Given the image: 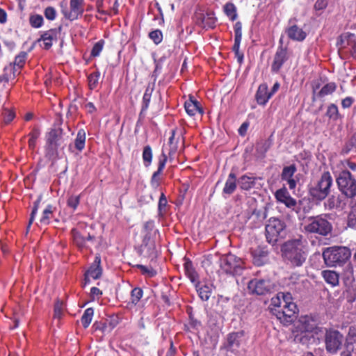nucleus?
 Instances as JSON below:
<instances>
[{
    "instance_id": "obj_1",
    "label": "nucleus",
    "mask_w": 356,
    "mask_h": 356,
    "mask_svg": "<svg viewBox=\"0 0 356 356\" xmlns=\"http://www.w3.org/2000/svg\"><path fill=\"white\" fill-rule=\"evenodd\" d=\"M286 263L291 267H300L305 262L307 254L301 238L286 241L281 248Z\"/></svg>"
},
{
    "instance_id": "obj_2",
    "label": "nucleus",
    "mask_w": 356,
    "mask_h": 356,
    "mask_svg": "<svg viewBox=\"0 0 356 356\" xmlns=\"http://www.w3.org/2000/svg\"><path fill=\"white\" fill-rule=\"evenodd\" d=\"M304 231L307 234L327 236L332 233V225L327 219V215L321 214L309 217L304 225Z\"/></svg>"
},
{
    "instance_id": "obj_3",
    "label": "nucleus",
    "mask_w": 356,
    "mask_h": 356,
    "mask_svg": "<svg viewBox=\"0 0 356 356\" xmlns=\"http://www.w3.org/2000/svg\"><path fill=\"white\" fill-rule=\"evenodd\" d=\"M350 257V250L345 246H332L327 248L323 252L325 264L331 267L343 266L349 261Z\"/></svg>"
},
{
    "instance_id": "obj_4",
    "label": "nucleus",
    "mask_w": 356,
    "mask_h": 356,
    "mask_svg": "<svg viewBox=\"0 0 356 356\" xmlns=\"http://www.w3.org/2000/svg\"><path fill=\"white\" fill-rule=\"evenodd\" d=\"M317 327L316 321L310 316H302L296 325L297 332L294 340L303 345H308L314 341V330Z\"/></svg>"
},
{
    "instance_id": "obj_5",
    "label": "nucleus",
    "mask_w": 356,
    "mask_h": 356,
    "mask_svg": "<svg viewBox=\"0 0 356 356\" xmlns=\"http://www.w3.org/2000/svg\"><path fill=\"white\" fill-rule=\"evenodd\" d=\"M66 138L63 130L60 127L51 129L46 135V152L50 157H56L59 149L65 146Z\"/></svg>"
},
{
    "instance_id": "obj_6",
    "label": "nucleus",
    "mask_w": 356,
    "mask_h": 356,
    "mask_svg": "<svg viewBox=\"0 0 356 356\" xmlns=\"http://www.w3.org/2000/svg\"><path fill=\"white\" fill-rule=\"evenodd\" d=\"M244 268L243 260L233 254L224 255L220 259V270L227 275H241Z\"/></svg>"
},
{
    "instance_id": "obj_7",
    "label": "nucleus",
    "mask_w": 356,
    "mask_h": 356,
    "mask_svg": "<svg viewBox=\"0 0 356 356\" xmlns=\"http://www.w3.org/2000/svg\"><path fill=\"white\" fill-rule=\"evenodd\" d=\"M332 185V178L329 172L322 174L320 179L309 190L310 195L314 199L323 200L329 195Z\"/></svg>"
},
{
    "instance_id": "obj_8",
    "label": "nucleus",
    "mask_w": 356,
    "mask_h": 356,
    "mask_svg": "<svg viewBox=\"0 0 356 356\" xmlns=\"http://www.w3.org/2000/svg\"><path fill=\"white\" fill-rule=\"evenodd\" d=\"M345 339L343 335L338 330L330 329L325 334V345L326 351L335 355L339 350H344Z\"/></svg>"
},
{
    "instance_id": "obj_9",
    "label": "nucleus",
    "mask_w": 356,
    "mask_h": 356,
    "mask_svg": "<svg viewBox=\"0 0 356 356\" xmlns=\"http://www.w3.org/2000/svg\"><path fill=\"white\" fill-rule=\"evenodd\" d=\"M286 225L284 222L277 218H270L266 225V236L268 243L274 244L278 238L285 235Z\"/></svg>"
},
{
    "instance_id": "obj_10",
    "label": "nucleus",
    "mask_w": 356,
    "mask_h": 356,
    "mask_svg": "<svg viewBox=\"0 0 356 356\" xmlns=\"http://www.w3.org/2000/svg\"><path fill=\"white\" fill-rule=\"evenodd\" d=\"M339 191L347 197L353 198L356 195V180L348 170L341 171L337 178Z\"/></svg>"
},
{
    "instance_id": "obj_11",
    "label": "nucleus",
    "mask_w": 356,
    "mask_h": 356,
    "mask_svg": "<svg viewBox=\"0 0 356 356\" xmlns=\"http://www.w3.org/2000/svg\"><path fill=\"white\" fill-rule=\"evenodd\" d=\"M243 337V331L232 332L227 334L226 340L222 347V349L226 351L227 356H232L229 354L237 355Z\"/></svg>"
},
{
    "instance_id": "obj_12",
    "label": "nucleus",
    "mask_w": 356,
    "mask_h": 356,
    "mask_svg": "<svg viewBox=\"0 0 356 356\" xmlns=\"http://www.w3.org/2000/svg\"><path fill=\"white\" fill-rule=\"evenodd\" d=\"M273 284L268 279H253L248 284V289L250 293L259 296L270 293L273 289Z\"/></svg>"
},
{
    "instance_id": "obj_13",
    "label": "nucleus",
    "mask_w": 356,
    "mask_h": 356,
    "mask_svg": "<svg viewBox=\"0 0 356 356\" xmlns=\"http://www.w3.org/2000/svg\"><path fill=\"white\" fill-rule=\"evenodd\" d=\"M298 311L296 303L292 301V298L289 301H285L281 309H276L275 316L281 323L286 324L292 322L293 318Z\"/></svg>"
},
{
    "instance_id": "obj_14",
    "label": "nucleus",
    "mask_w": 356,
    "mask_h": 356,
    "mask_svg": "<svg viewBox=\"0 0 356 356\" xmlns=\"http://www.w3.org/2000/svg\"><path fill=\"white\" fill-rule=\"evenodd\" d=\"M84 12V0H70V9H63L62 13L70 21L77 19Z\"/></svg>"
},
{
    "instance_id": "obj_15",
    "label": "nucleus",
    "mask_w": 356,
    "mask_h": 356,
    "mask_svg": "<svg viewBox=\"0 0 356 356\" xmlns=\"http://www.w3.org/2000/svg\"><path fill=\"white\" fill-rule=\"evenodd\" d=\"M344 339V350L341 352V356H352L355 350V344H356V327H349L348 333Z\"/></svg>"
},
{
    "instance_id": "obj_16",
    "label": "nucleus",
    "mask_w": 356,
    "mask_h": 356,
    "mask_svg": "<svg viewBox=\"0 0 356 356\" xmlns=\"http://www.w3.org/2000/svg\"><path fill=\"white\" fill-rule=\"evenodd\" d=\"M353 34L346 33L340 36L338 39L337 45L339 50L350 47V53L353 58L356 59V40H354Z\"/></svg>"
},
{
    "instance_id": "obj_17",
    "label": "nucleus",
    "mask_w": 356,
    "mask_h": 356,
    "mask_svg": "<svg viewBox=\"0 0 356 356\" xmlns=\"http://www.w3.org/2000/svg\"><path fill=\"white\" fill-rule=\"evenodd\" d=\"M100 264V257L96 256L93 263L85 273V284L90 282V278L97 280L101 277L102 274V268H101Z\"/></svg>"
},
{
    "instance_id": "obj_18",
    "label": "nucleus",
    "mask_w": 356,
    "mask_h": 356,
    "mask_svg": "<svg viewBox=\"0 0 356 356\" xmlns=\"http://www.w3.org/2000/svg\"><path fill=\"white\" fill-rule=\"evenodd\" d=\"M18 74L17 70L13 66V63H10L5 66L3 73L0 75V87L4 89L10 81L14 80Z\"/></svg>"
},
{
    "instance_id": "obj_19",
    "label": "nucleus",
    "mask_w": 356,
    "mask_h": 356,
    "mask_svg": "<svg viewBox=\"0 0 356 356\" xmlns=\"http://www.w3.org/2000/svg\"><path fill=\"white\" fill-rule=\"evenodd\" d=\"M288 59L287 50L282 46L277 48V50L274 56L273 62L271 65V70L273 72H278L283 64Z\"/></svg>"
},
{
    "instance_id": "obj_20",
    "label": "nucleus",
    "mask_w": 356,
    "mask_h": 356,
    "mask_svg": "<svg viewBox=\"0 0 356 356\" xmlns=\"http://www.w3.org/2000/svg\"><path fill=\"white\" fill-rule=\"evenodd\" d=\"M72 235L74 244L80 249L88 248L89 243H93L95 239V237L89 234L85 237L76 229H72Z\"/></svg>"
},
{
    "instance_id": "obj_21",
    "label": "nucleus",
    "mask_w": 356,
    "mask_h": 356,
    "mask_svg": "<svg viewBox=\"0 0 356 356\" xmlns=\"http://www.w3.org/2000/svg\"><path fill=\"white\" fill-rule=\"evenodd\" d=\"M296 170V165L293 164L284 167L281 174L282 180L286 181L291 190L296 187V181L293 179V175Z\"/></svg>"
},
{
    "instance_id": "obj_22",
    "label": "nucleus",
    "mask_w": 356,
    "mask_h": 356,
    "mask_svg": "<svg viewBox=\"0 0 356 356\" xmlns=\"http://www.w3.org/2000/svg\"><path fill=\"white\" fill-rule=\"evenodd\" d=\"M60 29V28H59L58 29H51L44 32L41 35L38 41L43 42L44 48L45 49H49V48H51L53 44V42L57 40Z\"/></svg>"
},
{
    "instance_id": "obj_23",
    "label": "nucleus",
    "mask_w": 356,
    "mask_h": 356,
    "mask_svg": "<svg viewBox=\"0 0 356 356\" xmlns=\"http://www.w3.org/2000/svg\"><path fill=\"white\" fill-rule=\"evenodd\" d=\"M291 299V295L290 293H278L276 296L273 297L270 301L271 310L273 314L275 315L276 309H281L283 304L285 301H289Z\"/></svg>"
},
{
    "instance_id": "obj_24",
    "label": "nucleus",
    "mask_w": 356,
    "mask_h": 356,
    "mask_svg": "<svg viewBox=\"0 0 356 356\" xmlns=\"http://www.w3.org/2000/svg\"><path fill=\"white\" fill-rule=\"evenodd\" d=\"M167 159H168L167 155L165 154V152L163 151H162L161 154L159 157L158 170L153 173V175L152 176V179H151V184L154 187H157L159 184V177L162 173V172L165 168V163L167 162Z\"/></svg>"
},
{
    "instance_id": "obj_25",
    "label": "nucleus",
    "mask_w": 356,
    "mask_h": 356,
    "mask_svg": "<svg viewBox=\"0 0 356 356\" xmlns=\"http://www.w3.org/2000/svg\"><path fill=\"white\" fill-rule=\"evenodd\" d=\"M271 95L268 91V86L266 83L261 84L256 92L255 98L257 102L259 105H266L268 100L271 98Z\"/></svg>"
},
{
    "instance_id": "obj_26",
    "label": "nucleus",
    "mask_w": 356,
    "mask_h": 356,
    "mask_svg": "<svg viewBox=\"0 0 356 356\" xmlns=\"http://www.w3.org/2000/svg\"><path fill=\"white\" fill-rule=\"evenodd\" d=\"M143 241H149L155 240L156 236L159 234V231L155 229L154 222L153 220H149L146 222L143 225Z\"/></svg>"
},
{
    "instance_id": "obj_27",
    "label": "nucleus",
    "mask_w": 356,
    "mask_h": 356,
    "mask_svg": "<svg viewBox=\"0 0 356 356\" xmlns=\"http://www.w3.org/2000/svg\"><path fill=\"white\" fill-rule=\"evenodd\" d=\"M287 36L292 40L303 41L306 37L307 33L302 29L299 28L297 25H292L286 29Z\"/></svg>"
},
{
    "instance_id": "obj_28",
    "label": "nucleus",
    "mask_w": 356,
    "mask_h": 356,
    "mask_svg": "<svg viewBox=\"0 0 356 356\" xmlns=\"http://www.w3.org/2000/svg\"><path fill=\"white\" fill-rule=\"evenodd\" d=\"M141 254L144 257L155 258L157 256V250L155 244V240L144 241H143V244L141 245L140 248Z\"/></svg>"
},
{
    "instance_id": "obj_29",
    "label": "nucleus",
    "mask_w": 356,
    "mask_h": 356,
    "mask_svg": "<svg viewBox=\"0 0 356 356\" xmlns=\"http://www.w3.org/2000/svg\"><path fill=\"white\" fill-rule=\"evenodd\" d=\"M184 108L186 112L190 116H194L196 113H203V110L200 106L199 102L193 97H190L189 99L185 102Z\"/></svg>"
},
{
    "instance_id": "obj_30",
    "label": "nucleus",
    "mask_w": 356,
    "mask_h": 356,
    "mask_svg": "<svg viewBox=\"0 0 356 356\" xmlns=\"http://www.w3.org/2000/svg\"><path fill=\"white\" fill-rule=\"evenodd\" d=\"M345 203L343 202L341 197L339 195H331L324 202L325 209L329 210L339 209L342 210L344 208Z\"/></svg>"
},
{
    "instance_id": "obj_31",
    "label": "nucleus",
    "mask_w": 356,
    "mask_h": 356,
    "mask_svg": "<svg viewBox=\"0 0 356 356\" xmlns=\"http://www.w3.org/2000/svg\"><path fill=\"white\" fill-rule=\"evenodd\" d=\"M324 281L331 286H336L339 283V275L334 270H324L321 272Z\"/></svg>"
},
{
    "instance_id": "obj_32",
    "label": "nucleus",
    "mask_w": 356,
    "mask_h": 356,
    "mask_svg": "<svg viewBox=\"0 0 356 356\" xmlns=\"http://www.w3.org/2000/svg\"><path fill=\"white\" fill-rule=\"evenodd\" d=\"M253 263L258 266H262L267 261L268 251L257 248L252 251Z\"/></svg>"
},
{
    "instance_id": "obj_33",
    "label": "nucleus",
    "mask_w": 356,
    "mask_h": 356,
    "mask_svg": "<svg viewBox=\"0 0 356 356\" xmlns=\"http://www.w3.org/2000/svg\"><path fill=\"white\" fill-rule=\"evenodd\" d=\"M197 292L203 301H207L209 299L212 293L211 284H201L197 283L195 284Z\"/></svg>"
},
{
    "instance_id": "obj_34",
    "label": "nucleus",
    "mask_w": 356,
    "mask_h": 356,
    "mask_svg": "<svg viewBox=\"0 0 356 356\" xmlns=\"http://www.w3.org/2000/svg\"><path fill=\"white\" fill-rule=\"evenodd\" d=\"M236 188V176L234 173H229L226 180L222 193L227 195L232 194Z\"/></svg>"
},
{
    "instance_id": "obj_35",
    "label": "nucleus",
    "mask_w": 356,
    "mask_h": 356,
    "mask_svg": "<svg viewBox=\"0 0 356 356\" xmlns=\"http://www.w3.org/2000/svg\"><path fill=\"white\" fill-rule=\"evenodd\" d=\"M255 180L256 178L254 177L243 175L238 179V184L241 189L248 191L254 187L255 184Z\"/></svg>"
},
{
    "instance_id": "obj_36",
    "label": "nucleus",
    "mask_w": 356,
    "mask_h": 356,
    "mask_svg": "<svg viewBox=\"0 0 356 356\" xmlns=\"http://www.w3.org/2000/svg\"><path fill=\"white\" fill-rule=\"evenodd\" d=\"M184 270L186 275L193 283H196L197 282L198 276L193 266V264L191 261H187L185 262Z\"/></svg>"
},
{
    "instance_id": "obj_37",
    "label": "nucleus",
    "mask_w": 356,
    "mask_h": 356,
    "mask_svg": "<svg viewBox=\"0 0 356 356\" xmlns=\"http://www.w3.org/2000/svg\"><path fill=\"white\" fill-rule=\"evenodd\" d=\"M86 132L83 129L78 131L76 138L75 139L74 145L79 151H82L85 147Z\"/></svg>"
},
{
    "instance_id": "obj_38",
    "label": "nucleus",
    "mask_w": 356,
    "mask_h": 356,
    "mask_svg": "<svg viewBox=\"0 0 356 356\" xmlns=\"http://www.w3.org/2000/svg\"><path fill=\"white\" fill-rule=\"evenodd\" d=\"M94 315V310L92 308L89 307L84 311L81 317V323L84 328H87L90 324L92 316Z\"/></svg>"
},
{
    "instance_id": "obj_39",
    "label": "nucleus",
    "mask_w": 356,
    "mask_h": 356,
    "mask_svg": "<svg viewBox=\"0 0 356 356\" xmlns=\"http://www.w3.org/2000/svg\"><path fill=\"white\" fill-rule=\"evenodd\" d=\"M224 12L232 21L237 18L236 8L232 3H227L224 6Z\"/></svg>"
},
{
    "instance_id": "obj_40",
    "label": "nucleus",
    "mask_w": 356,
    "mask_h": 356,
    "mask_svg": "<svg viewBox=\"0 0 356 356\" xmlns=\"http://www.w3.org/2000/svg\"><path fill=\"white\" fill-rule=\"evenodd\" d=\"M27 58V54L26 52H21L19 55H17L14 60V63L13 64V66H15V67L17 70V73H19L20 70L24 66L26 60Z\"/></svg>"
},
{
    "instance_id": "obj_41",
    "label": "nucleus",
    "mask_w": 356,
    "mask_h": 356,
    "mask_svg": "<svg viewBox=\"0 0 356 356\" xmlns=\"http://www.w3.org/2000/svg\"><path fill=\"white\" fill-rule=\"evenodd\" d=\"M347 224L349 227L356 229V203L350 208L348 215Z\"/></svg>"
},
{
    "instance_id": "obj_42",
    "label": "nucleus",
    "mask_w": 356,
    "mask_h": 356,
    "mask_svg": "<svg viewBox=\"0 0 356 356\" xmlns=\"http://www.w3.org/2000/svg\"><path fill=\"white\" fill-rule=\"evenodd\" d=\"M143 160L144 165L146 167H148L151 165L152 160V150L149 145H146L143 148Z\"/></svg>"
},
{
    "instance_id": "obj_43",
    "label": "nucleus",
    "mask_w": 356,
    "mask_h": 356,
    "mask_svg": "<svg viewBox=\"0 0 356 356\" xmlns=\"http://www.w3.org/2000/svg\"><path fill=\"white\" fill-rule=\"evenodd\" d=\"M143 291L142 289L136 287L132 289L131 292V301L130 303L136 305L141 298L143 297Z\"/></svg>"
},
{
    "instance_id": "obj_44",
    "label": "nucleus",
    "mask_w": 356,
    "mask_h": 356,
    "mask_svg": "<svg viewBox=\"0 0 356 356\" xmlns=\"http://www.w3.org/2000/svg\"><path fill=\"white\" fill-rule=\"evenodd\" d=\"M40 135V131L38 128H34L32 131L29 134V147L30 149H33L36 145V140Z\"/></svg>"
},
{
    "instance_id": "obj_45",
    "label": "nucleus",
    "mask_w": 356,
    "mask_h": 356,
    "mask_svg": "<svg viewBox=\"0 0 356 356\" xmlns=\"http://www.w3.org/2000/svg\"><path fill=\"white\" fill-rule=\"evenodd\" d=\"M99 76L100 72L99 71H96L88 75V86L90 90H93L97 88L99 83Z\"/></svg>"
},
{
    "instance_id": "obj_46",
    "label": "nucleus",
    "mask_w": 356,
    "mask_h": 356,
    "mask_svg": "<svg viewBox=\"0 0 356 356\" xmlns=\"http://www.w3.org/2000/svg\"><path fill=\"white\" fill-rule=\"evenodd\" d=\"M291 195H290L289 193L288 192L287 189L285 187L278 189L275 193V197L277 201L279 202H281L282 204Z\"/></svg>"
},
{
    "instance_id": "obj_47",
    "label": "nucleus",
    "mask_w": 356,
    "mask_h": 356,
    "mask_svg": "<svg viewBox=\"0 0 356 356\" xmlns=\"http://www.w3.org/2000/svg\"><path fill=\"white\" fill-rule=\"evenodd\" d=\"M44 19L40 15H32L29 17V23L33 28L38 29L43 24Z\"/></svg>"
},
{
    "instance_id": "obj_48",
    "label": "nucleus",
    "mask_w": 356,
    "mask_h": 356,
    "mask_svg": "<svg viewBox=\"0 0 356 356\" xmlns=\"http://www.w3.org/2000/svg\"><path fill=\"white\" fill-rule=\"evenodd\" d=\"M168 201L167 198L163 193H161L158 204L159 216L163 217L166 213V207Z\"/></svg>"
},
{
    "instance_id": "obj_49",
    "label": "nucleus",
    "mask_w": 356,
    "mask_h": 356,
    "mask_svg": "<svg viewBox=\"0 0 356 356\" xmlns=\"http://www.w3.org/2000/svg\"><path fill=\"white\" fill-rule=\"evenodd\" d=\"M337 86L334 83L331 82L325 85L318 92L319 97H324L332 93L336 90Z\"/></svg>"
},
{
    "instance_id": "obj_50",
    "label": "nucleus",
    "mask_w": 356,
    "mask_h": 356,
    "mask_svg": "<svg viewBox=\"0 0 356 356\" xmlns=\"http://www.w3.org/2000/svg\"><path fill=\"white\" fill-rule=\"evenodd\" d=\"M54 211V207L51 205H48L45 209L43 211L42 216L40 219V222L44 224H48L49 222V219L51 217L52 213Z\"/></svg>"
},
{
    "instance_id": "obj_51",
    "label": "nucleus",
    "mask_w": 356,
    "mask_h": 356,
    "mask_svg": "<svg viewBox=\"0 0 356 356\" xmlns=\"http://www.w3.org/2000/svg\"><path fill=\"white\" fill-rule=\"evenodd\" d=\"M42 201V195H39L37 198V200L33 203V208L32 209L31 217L29 222L28 228L31 226V225L33 223L35 216L38 212L39 205L40 202Z\"/></svg>"
},
{
    "instance_id": "obj_52",
    "label": "nucleus",
    "mask_w": 356,
    "mask_h": 356,
    "mask_svg": "<svg viewBox=\"0 0 356 356\" xmlns=\"http://www.w3.org/2000/svg\"><path fill=\"white\" fill-rule=\"evenodd\" d=\"M149 36L156 44H159L163 39L162 32L159 29L151 31L149 33Z\"/></svg>"
},
{
    "instance_id": "obj_53",
    "label": "nucleus",
    "mask_w": 356,
    "mask_h": 356,
    "mask_svg": "<svg viewBox=\"0 0 356 356\" xmlns=\"http://www.w3.org/2000/svg\"><path fill=\"white\" fill-rule=\"evenodd\" d=\"M176 129H172L171 131V136L169 138V144L170 145V149L169 152V156H171L172 154H175L177 151V141H176L175 144H174L175 136Z\"/></svg>"
},
{
    "instance_id": "obj_54",
    "label": "nucleus",
    "mask_w": 356,
    "mask_h": 356,
    "mask_svg": "<svg viewBox=\"0 0 356 356\" xmlns=\"http://www.w3.org/2000/svg\"><path fill=\"white\" fill-rule=\"evenodd\" d=\"M104 44V42L103 40L96 42L91 50V56L93 57L98 56L103 49Z\"/></svg>"
},
{
    "instance_id": "obj_55",
    "label": "nucleus",
    "mask_w": 356,
    "mask_h": 356,
    "mask_svg": "<svg viewBox=\"0 0 356 356\" xmlns=\"http://www.w3.org/2000/svg\"><path fill=\"white\" fill-rule=\"evenodd\" d=\"M339 111L338 108L335 104H331L328 106L326 115L330 118L336 120L338 117Z\"/></svg>"
},
{
    "instance_id": "obj_56",
    "label": "nucleus",
    "mask_w": 356,
    "mask_h": 356,
    "mask_svg": "<svg viewBox=\"0 0 356 356\" xmlns=\"http://www.w3.org/2000/svg\"><path fill=\"white\" fill-rule=\"evenodd\" d=\"M2 115L3 121L6 124L10 122L15 118V113L12 111L6 108L3 110Z\"/></svg>"
},
{
    "instance_id": "obj_57",
    "label": "nucleus",
    "mask_w": 356,
    "mask_h": 356,
    "mask_svg": "<svg viewBox=\"0 0 356 356\" xmlns=\"http://www.w3.org/2000/svg\"><path fill=\"white\" fill-rule=\"evenodd\" d=\"M44 16L49 20H54L56 16V11L53 7H47L44 10Z\"/></svg>"
},
{
    "instance_id": "obj_58",
    "label": "nucleus",
    "mask_w": 356,
    "mask_h": 356,
    "mask_svg": "<svg viewBox=\"0 0 356 356\" xmlns=\"http://www.w3.org/2000/svg\"><path fill=\"white\" fill-rule=\"evenodd\" d=\"M79 204V196L72 195L70 196L67 200V205L72 208L74 210L76 209Z\"/></svg>"
},
{
    "instance_id": "obj_59",
    "label": "nucleus",
    "mask_w": 356,
    "mask_h": 356,
    "mask_svg": "<svg viewBox=\"0 0 356 356\" xmlns=\"http://www.w3.org/2000/svg\"><path fill=\"white\" fill-rule=\"evenodd\" d=\"M235 40H241L242 39V24L240 22H237L234 26Z\"/></svg>"
},
{
    "instance_id": "obj_60",
    "label": "nucleus",
    "mask_w": 356,
    "mask_h": 356,
    "mask_svg": "<svg viewBox=\"0 0 356 356\" xmlns=\"http://www.w3.org/2000/svg\"><path fill=\"white\" fill-rule=\"evenodd\" d=\"M63 315V303L57 301L54 306V317L60 319Z\"/></svg>"
},
{
    "instance_id": "obj_61",
    "label": "nucleus",
    "mask_w": 356,
    "mask_h": 356,
    "mask_svg": "<svg viewBox=\"0 0 356 356\" xmlns=\"http://www.w3.org/2000/svg\"><path fill=\"white\" fill-rule=\"evenodd\" d=\"M283 204L286 207L291 209L292 210H296V208L297 207V202L291 196L288 197Z\"/></svg>"
},
{
    "instance_id": "obj_62",
    "label": "nucleus",
    "mask_w": 356,
    "mask_h": 356,
    "mask_svg": "<svg viewBox=\"0 0 356 356\" xmlns=\"http://www.w3.org/2000/svg\"><path fill=\"white\" fill-rule=\"evenodd\" d=\"M151 94L148 92V89L146 90L143 97V108L147 109L149 106L150 102Z\"/></svg>"
},
{
    "instance_id": "obj_63",
    "label": "nucleus",
    "mask_w": 356,
    "mask_h": 356,
    "mask_svg": "<svg viewBox=\"0 0 356 356\" xmlns=\"http://www.w3.org/2000/svg\"><path fill=\"white\" fill-rule=\"evenodd\" d=\"M327 4L326 0H317L314 4V8L317 10H321L325 8Z\"/></svg>"
},
{
    "instance_id": "obj_64",
    "label": "nucleus",
    "mask_w": 356,
    "mask_h": 356,
    "mask_svg": "<svg viewBox=\"0 0 356 356\" xmlns=\"http://www.w3.org/2000/svg\"><path fill=\"white\" fill-rule=\"evenodd\" d=\"M354 99L350 97H346L341 102V106L343 108H346L350 107L352 104L353 103Z\"/></svg>"
}]
</instances>
